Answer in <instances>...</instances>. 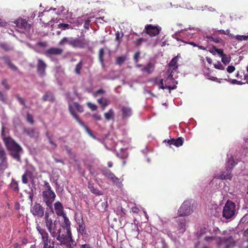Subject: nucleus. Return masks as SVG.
I'll return each mask as SVG.
<instances>
[{"label": "nucleus", "mask_w": 248, "mask_h": 248, "mask_svg": "<svg viewBox=\"0 0 248 248\" xmlns=\"http://www.w3.org/2000/svg\"><path fill=\"white\" fill-rule=\"evenodd\" d=\"M220 231L217 227L212 228L207 225L201 227L196 233L199 239H203L206 243H216L218 246L224 245L226 248H231L234 245V241L232 236L227 238L217 236Z\"/></svg>", "instance_id": "f257e3e1"}, {"label": "nucleus", "mask_w": 248, "mask_h": 248, "mask_svg": "<svg viewBox=\"0 0 248 248\" xmlns=\"http://www.w3.org/2000/svg\"><path fill=\"white\" fill-rule=\"evenodd\" d=\"M46 227L52 237L56 238L60 242L63 248H73L68 241L65 233L62 231L61 224L57 220H53L49 217L48 213L45 216Z\"/></svg>", "instance_id": "f03ea898"}, {"label": "nucleus", "mask_w": 248, "mask_h": 248, "mask_svg": "<svg viewBox=\"0 0 248 248\" xmlns=\"http://www.w3.org/2000/svg\"><path fill=\"white\" fill-rule=\"evenodd\" d=\"M194 212V208L191 203V201L186 200L185 201L180 208L178 213L179 217L177 218L178 223V234L184 233L186 231V220L183 217L188 216Z\"/></svg>", "instance_id": "7ed1b4c3"}, {"label": "nucleus", "mask_w": 248, "mask_h": 248, "mask_svg": "<svg viewBox=\"0 0 248 248\" xmlns=\"http://www.w3.org/2000/svg\"><path fill=\"white\" fill-rule=\"evenodd\" d=\"M3 139L6 146L10 152L11 155L14 159L20 161V153L22 151L21 147L10 137H3Z\"/></svg>", "instance_id": "20e7f679"}, {"label": "nucleus", "mask_w": 248, "mask_h": 248, "mask_svg": "<svg viewBox=\"0 0 248 248\" xmlns=\"http://www.w3.org/2000/svg\"><path fill=\"white\" fill-rule=\"evenodd\" d=\"M3 139L6 146L10 152L11 155L14 159L20 161V153L22 151L21 147L10 137H3Z\"/></svg>", "instance_id": "39448f33"}, {"label": "nucleus", "mask_w": 248, "mask_h": 248, "mask_svg": "<svg viewBox=\"0 0 248 248\" xmlns=\"http://www.w3.org/2000/svg\"><path fill=\"white\" fill-rule=\"evenodd\" d=\"M56 198V194L51 189L49 184L44 181V189L42 191V199L51 210H53L52 203Z\"/></svg>", "instance_id": "423d86ee"}, {"label": "nucleus", "mask_w": 248, "mask_h": 248, "mask_svg": "<svg viewBox=\"0 0 248 248\" xmlns=\"http://www.w3.org/2000/svg\"><path fill=\"white\" fill-rule=\"evenodd\" d=\"M236 212L235 203L228 201L223 207L222 216L226 219H232L236 216Z\"/></svg>", "instance_id": "0eeeda50"}, {"label": "nucleus", "mask_w": 248, "mask_h": 248, "mask_svg": "<svg viewBox=\"0 0 248 248\" xmlns=\"http://www.w3.org/2000/svg\"><path fill=\"white\" fill-rule=\"evenodd\" d=\"M62 217H63V221L62 224H61L62 229L66 230V232H64L65 233L66 238H67L71 246L73 248L74 247L76 246V243L72 238V234L71 232V222L67 217L66 215H63V216Z\"/></svg>", "instance_id": "6e6552de"}, {"label": "nucleus", "mask_w": 248, "mask_h": 248, "mask_svg": "<svg viewBox=\"0 0 248 248\" xmlns=\"http://www.w3.org/2000/svg\"><path fill=\"white\" fill-rule=\"evenodd\" d=\"M66 44L70 45L74 47L83 48L86 46V43L85 41L83 39L72 37H64L59 42V45L63 46Z\"/></svg>", "instance_id": "1a4fd4ad"}, {"label": "nucleus", "mask_w": 248, "mask_h": 248, "mask_svg": "<svg viewBox=\"0 0 248 248\" xmlns=\"http://www.w3.org/2000/svg\"><path fill=\"white\" fill-rule=\"evenodd\" d=\"M235 164L233 159L231 157L227 162L226 170L216 174L214 177L220 179L231 180L232 178L231 170Z\"/></svg>", "instance_id": "9d476101"}, {"label": "nucleus", "mask_w": 248, "mask_h": 248, "mask_svg": "<svg viewBox=\"0 0 248 248\" xmlns=\"http://www.w3.org/2000/svg\"><path fill=\"white\" fill-rule=\"evenodd\" d=\"M166 75L168 76V74L167 73ZM155 84L159 85V89H169V93H170L171 90L175 89L177 87L176 84H177V82L175 81L173 78V79H169L168 80V76L167 77L166 79L165 80V85H164L163 83V79H160L159 80V83L157 81V79H155Z\"/></svg>", "instance_id": "9b49d317"}, {"label": "nucleus", "mask_w": 248, "mask_h": 248, "mask_svg": "<svg viewBox=\"0 0 248 248\" xmlns=\"http://www.w3.org/2000/svg\"><path fill=\"white\" fill-rule=\"evenodd\" d=\"M180 57L179 55L174 57L169 63V67L167 71L168 80L173 79V73L176 72L178 69V64L177 63L178 59Z\"/></svg>", "instance_id": "f8f14e48"}, {"label": "nucleus", "mask_w": 248, "mask_h": 248, "mask_svg": "<svg viewBox=\"0 0 248 248\" xmlns=\"http://www.w3.org/2000/svg\"><path fill=\"white\" fill-rule=\"evenodd\" d=\"M15 23L17 31L20 32H28L31 29L30 25L25 19H19L15 22Z\"/></svg>", "instance_id": "ddd939ff"}, {"label": "nucleus", "mask_w": 248, "mask_h": 248, "mask_svg": "<svg viewBox=\"0 0 248 248\" xmlns=\"http://www.w3.org/2000/svg\"><path fill=\"white\" fill-rule=\"evenodd\" d=\"M68 105L69 110L71 115L77 121H78V120H80L78 116L75 113V111L77 110L80 112H82L83 111V108L81 106H80L78 103L76 102L70 103L69 101Z\"/></svg>", "instance_id": "4468645a"}, {"label": "nucleus", "mask_w": 248, "mask_h": 248, "mask_svg": "<svg viewBox=\"0 0 248 248\" xmlns=\"http://www.w3.org/2000/svg\"><path fill=\"white\" fill-rule=\"evenodd\" d=\"M31 212L34 216L42 217L44 215V208L39 203H35L31 208Z\"/></svg>", "instance_id": "2eb2a0df"}, {"label": "nucleus", "mask_w": 248, "mask_h": 248, "mask_svg": "<svg viewBox=\"0 0 248 248\" xmlns=\"http://www.w3.org/2000/svg\"><path fill=\"white\" fill-rule=\"evenodd\" d=\"M145 29L147 34L151 36H155L159 34L161 28L159 26H153L150 24L146 26Z\"/></svg>", "instance_id": "dca6fc26"}, {"label": "nucleus", "mask_w": 248, "mask_h": 248, "mask_svg": "<svg viewBox=\"0 0 248 248\" xmlns=\"http://www.w3.org/2000/svg\"><path fill=\"white\" fill-rule=\"evenodd\" d=\"M46 67V63L42 60L38 59L37 60V70L38 74L40 76L42 77L45 75V70Z\"/></svg>", "instance_id": "f3484780"}, {"label": "nucleus", "mask_w": 248, "mask_h": 248, "mask_svg": "<svg viewBox=\"0 0 248 248\" xmlns=\"http://www.w3.org/2000/svg\"><path fill=\"white\" fill-rule=\"evenodd\" d=\"M36 229L41 236L42 243L47 242L50 240L48 234L45 230L41 228L39 225L36 226Z\"/></svg>", "instance_id": "a211bd4d"}, {"label": "nucleus", "mask_w": 248, "mask_h": 248, "mask_svg": "<svg viewBox=\"0 0 248 248\" xmlns=\"http://www.w3.org/2000/svg\"><path fill=\"white\" fill-rule=\"evenodd\" d=\"M63 50L62 49L57 47H51L47 49L45 51V54L46 56L49 57L51 55H60L61 54Z\"/></svg>", "instance_id": "6ab92c4d"}, {"label": "nucleus", "mask_w": 248, "mask_h": 248, "mask_svg": "<svg viewBox=\"0 0 248 248\" xmlns=\"http://www.w3.org/2000/svg\"><path fill=\"white\" fill-rule=\"evenodd\" d=\"M167 141V143L170 145H174L176 147H179L182 146L184 143V140L182 138L179 137L176 139H171L169 140H165L164 142Z\"/></svg>", "instance_id": "aec40b11"}, {"label": "nucleus", "mask_w": 248, "mask_h": 248, "mask_svg": "<svg viewBox=\"0 0 248 248\" xmlns=\"http://www.w3.org/2000/svg\"><path fill=\"white\" fill-rule=\"evenodd\" d=\"M122 117L123 119H126L130 117L133 113L131 108L128 106H122L121 108Z\"/></svg>", "instance_id": "412c9836"}, {"label": "nucleus", "mask_w": 248, "mask_h": 248, "mask_svg": "<svg viewBox=\"0 0 248 248\" xmlns=\"http://www.w3.org/2000/svg\"><path fill=\"white\" fill-rule=\"evenodd\" d=\"M54 209L56 214L58 216H63V215H66L63 211V207L62 204L60 202H57L54 204Z\"/></svg>", "instance_id": "4be33fe9"}, {"label": "nucleus", "mask_w": 248, "mask_h": 248, "mask_svg": "<svg viewBox=\"0 0 248 248\" xmlns=\"http://www.w3.org/2000/svg\"><path fill=\"white\" fill-rule=\"evenodd\" d=\"M77 231L83 237H88V234L86 230V226L85 223L81 224V225H78V228H77Z\"/></svg>", "instance_id": "5701e85b"}, {"label": "nucleus", "mask_w": 248, "mask_h": 248, "mask_svg": "<svg viewBox=\"0 0 248 248\" xmlns=\"http://www.w3.org/2000/svg\"><path fill=\"white\" fill-rule=\"evenodd\" d=\"M154 64L152 62H149L144 66V67L142 69V71L148 74H150L154 71Z\"/></svg>", "instance_id": "b1692460"}, {"label": "nucleus", "mask_w": 248, "mask_h": 248, "mask_svg": "<svg viewBox=\"0 0 248 248\" xmlns=\"http://www.w3.org/2000/svg\"><path fill=\"white\" fill-rule=\"evenodd\" d=\"M97 102L101 105V108L103 110H104L110 103V101L108 99L103 97L98 99Z\"/></svg>", "instance_id": "393cba45"}, {"label": "nucleus", "mask_w": 248, "mask_h": 248, "mask_svg": "<svg viewBox=\"0 0 248 248\" xmlns=\"http://www.w3.org/2000/svg\"><path fill=\"white\" fill-rule=\"evenodd\" d=\"M104 116L105 119L108 121L110 119H113L114 117V112L112 108L109 109V110L104 113Z\"/></svg>", "instance_id": "a878e982"}, {"label": "nucleus", "mask_w": 248, "mask_h": 248, "mask_svg": "<svg viewBox=\"0 0 248 248\" xmlns=\"http://www.w3.org/2000/svg\"><path fill=\"white\" fill-rule=\"evenodd\" d=\"M26 133L30 137L35 139L37 138L39 135L38 131L33 129L27 130Z\"/></svg>", "instance_id": "bb28decb"}, {"label": "nucleus", "mask_w": 248, "mask_h": 248, "mask_svg": "<svg viewBox=\"0 0 248 248\" xmlns=\"http://www.w3.org/2000/svg\"><path fill=\"white\" fill-rule=\"evenodd\" d=\"M109 180H111L112 182L118 187H121L122 186V183L118 178L116 177L114 174L113 176H111Z\"/></svg>", "instance_id": "cd10ccee"}, {"label": "nucleus", "mask_w": 248, "mask_h": 248, "mask_svg": "<svg viewBox=\"0 0 248 248\" xmlns=\"http://www.w3.org/2000/svg\"><path fill=\"white\" fill-rule=\"evenodd\" d=\"M88 188L93 193L95 194L98 195H102V192L98 189L95 188L93 186V184L91 183L90 182L89 183Z\"/></svg>", "instance_id": "c85d7f7f"}, {"label": "nucleus", "mask_w": 248, "mask_h": 248, "mask_svg": "<svg viewBox=\"0 0 248 248\" xmlns=\"http://www.w3.org/2000/svg\"><path fill=\"white\" fill-rule=\"evenodd\" d=\"M75 221L77 224L78 225H81L84 223V221L82 218V216L80 213H77L75 215Z\"/></svg>", "instance_id": "c756f323"}, {"label": "nucleus", "mask_w": 248, "mask_h": 248, "mask_svg": "<svg viewBox=\"0 0 248 248\" xmlns=\"http://www.w3.org/2000/svg\"><path fill=\"white\" fill-rule=\"evenodd\" d=\"M2 59L6 63L9 65V67L12 70H16L17 69L16 67L11 62L10 59L8 57H2Z\"/></svg>", "instance_id": "7c9ffc66"}, {"label": "nucleus", "mask_w": 248, "mask_h": 248, "mask_svg": "<svg viewBox=\"0 0 248 248\" xmlns=\"http://www.w3.org/2000/svg\"><path fill=\"white\" fill-rule=\"evenodd\" d=\"M117 155L120 158H125L127 156L128 154L126 149L125 148H121L120 152L117 153Z\"/></svg>", "instance_id": "2f4dec72"}, {"label": "nucleus", "mask_w": 248, "mask_h": 248, "mask_svg": "<svg viewBox=\"0 0 248 248\" xmlns=\"http://www.w3.org/2000/svg\"><path fill=\"white\" fill-rule=\"evenodd\" d=\"M192 31H199L198 29H190L189 28V30H186L185 31V34L188 37H192L193 35L194 34V32H192Z\"/></svg>", "instance_id": "473e14b6"}, {"label": "nucleus", "mask_w": 248, "mask_h": 248, "mask_svg": "<svg viewBox=\"0 0 248 248\" xmlns=\"http://www.w3.org/2000/svg\"><path fill=\"white\" fill-rule=\"evenodd\" d=\"M221 61L225 65H227L231 61V57L230 56H227L226 55L224 54L221 57Z\"/></svg>", "instance_id": "72a5a7b5"}, {"label": "nucleus", "mask_w": 248, "mask_h": 248, "mask_svg": "<svg viewBox=\"0 0 248 248\" xmlns=\"http://www.w3.org/2000/svg\"><path fill=\"white\" fill-rule=\"evenodd\" d=\"M43 100L45 101H52L53 100V96L51 93H46L43 96Z\"/></svg>", "instance_id": "f704fd0d"}, {"label": "nucleus", "mask_w": 248, "mask_h": 248, "mask_svg": "<svg viewBox=\"0 0 248 248\" xmlns=\"http://www.w3.org/2000/svg\"><path fill=\"white\" fill-rule=\"evenodd\" d=\"M126 59V57L125 56H122L119 57L116 59V63L118 65H121L123 63Z\"/></svg>", "instance_id": "c9c22d12"}, {"label": "nucleus", "mask_w": 248, "mask_h": 248, "mask_svg": "<svg viewBox=\"0 0 248 248\" xmlns=\"http://www.w3.org/2000/svg\"><path fill=\"white\" fill-rule=\"evenodd\" d=\"M214 50L215 52H216L218 54L219 57L221 58L225 54H224L223 51L222 49H218L215 47H214L212 51H211V52L213 54H214Z\"/></svg>", "instance_id": "e433bc0d"}, {"label": "nucleus", "mask_w": 248, "mask_h": 248, "mask_svg": "<svg viewBox=\"0 0 248 248\" xmlns=\"http://www.w3.org/2000/svg\"><path fill=\"white\" fill-rule=\"evenodd\" d=\"M7 167V163L6 159L0 160V170L3 171Z\"/></svg>", "instance_id": "4c0bfd02"}, {"label": "nucleus", "mask_w": 248, "mask_h": 248, "mask_svg": "<svg viewBox=\"0 0 248 248\" xmlns=\"http://www.w3.org/2000/svg\"><path fill=\"white\" fill-rule=\"evenodd\" d=\"M104 54V51L103 48H101L99 50V59L100 62H101L102 65H104L103 56Z\"/></svg>", "instance_id": "58836bf2"}, {"label": "nucleus", "mask_w": 248, "mask_h": 248, "mask_svg": "<svg viewBox=\"0 0 248 248\" xmlns=\"http://www.w3.org/2000/svg\"><path fill=\"white\" fill-rule=\"evenodd\" d=\"M43 245V248H56L54 247V243L51 245L50 240L48 241L47 242L42 243Z\"/></svg>", "instance_id": "ea45409f"}, {"label": "nucleus", "mask_w": 248, "mask_h": 248, "mask_svg": "<svg viewBox=\"0 0 248 248\" xmlns=\"http://www.w3.org/2000/svg\"><path fill=\"white\" fill-rule=\"evenodd\" d=\"M221 34H223L228 35L229 37H233L234 35L230 32V31L229 30H227L226 31L223 30H220L218 31Z\"/></svg>", "instance_id": "a19ab883"}, {"label": "nucleus", "mask_w": 248, "mask_h": 248, "mask_svg": "<svg viewBox=\"0 0 248 248\" xmlns=\"http://www.w3.org/2000/svg\"><path fill=\"white\" fill-rule=\"evenodd\" d=\"M214 66L216 69L219 70H224L225 67L221 64L220 62L214 63Z\"/></svg>", "instance_id": "79ce46f5"}, {"label": "nucleus", "mask_w": 248, "mask_h": 248, "mask_svg": "<svg viewBox=\"0 0 248 248\" xmlns=\"http://www.w3.org/2000/svg\"><path fill=\"white\" fill-rule=\"evenodd\" d=\"M77 122L85 129L88 134L91 132L88 127L82 121H81L80 120H78Z\"/></svg>", "instance_id": "37998d69"}, {"label": "nucleus", "mask_w": 248, "mask_h": 248, "mask_svg": "<svg viewBox=\"0 0 248 248\" xmlns=\"http://www.w3.org/2000/svg\"><path fill=\"white\" fill-rule=\"evenodd\" d=\"M103 175L108 179L111 176H113L114 174L111 172L109 170H107L103 172Z\"/></svg>", "instance_id": "c03bdc74"}, {"label": "nucleus", "mask_w": 248, "mask_h": 248, "mask_svg": "<svg viewBox=\"0 0 248 248\" xmlns=\"http://www.w3.org/2000/svg\"><path fill=\"white\" fill-rule=\"evenodd\" d=\"M1 47L5 51H9L12 49V47L7 44H1Z\"/></svg>", "instance_id": "a18cd8bd"}, {"label": "nucleus", "mask_w": 248, "mask_h": 248, "mask_svg": "<svg viewBox=\"0 0 248 248\" xmlns=\"http://www.w3.org/2000/svg\"><path fill=\"white\" fill-rule=\"evenodd\" d=\"M87 105V106L92 110H93V111L96 110V109L97 108V106L95 104H93V103H91V102H88Z\"/></svg>", "instance_id": "49530a36"}, {"label": "nucleus", "mask_w": 248, "mask_h": 248, "mask_svg": "<svg viewBox=\"0 0 248 248\" xmlns=\"http://www.w3.org/2000/svg\"><path fill=\"white\" fill-rule=\"evenodd\" d=\"M206 77H207V79H208L209 80H211L212 81H216V82H219V83L221 82V81H220V79H218L216 77H213V76H210L209 75H207Z\"/></svg>", "instance_id": "de8ad7c7"}, {"label": "nucleus", "mask_w": 248, "mask_h": 248, "mask_svg": "<svg viewBox=\"0 0 248 248\" xmlns=\"http://www.w3.org/2000/svg\"><path fill=\"white\" fill-rule=\"evenodd\" d=\"M6 159V155L2 148H0V160Z\"/></svg>", "instance_id": "09e8293b"}, {"label": "nucleus", "mask_w": 248, "mask_h": 248, "mask_svg": "<svg viewBox=\"0 0 248 248\" xmlns=\"http://www.w3.org/2000/svg\"><path fill=\"white\" fill-rule=\"evenodd\" d=\"M81 67H82V63H81V62H78L77 65H76V72L77 74H80V69H81Z\"/></svg>", "instance_id": "8fccbe9b"}, {"label": "nucleus", "mask_w": 248, "mask_h": 248, "mask_svg": "<svg viewBox=\"0 0 248 248\" xmlns=\"http://www.w3.org/2000/svg\"><path fill=\"white\" fill-rule=\"evenodd\" d=\"M28 172H26L22 176V181L24 184L28 183Z\"/></svg>", "instance_id": "3c124183"}, {"label": "nucleus", "mask_w": 248, "mask_h": 248, "mask_svg": "<svg viewBox=\"0 0 248 248\" xmlns=\"http://www.w3.org/2000/svg\"><path fill=\"white\" fill-rule=\"evenodd\" d=\"M27 120L30 124H33V117L29 113H28L27 115Z\"/></svg>", "instance_id": "603ef678"}, {"label": "nucleus", "mask_w": 248, "mask_h": 248, "mask_svg": "<svg viewBox=\"0 0 248 248\" xmlns=\"http://www.w3.org/2000/svg\"><path fill=\"white\" fill-rule=\"evenodd\" d=\"M69 24H65V23H60L58 25L59 28H62L63 30L68 29L69 28Z\"/></svg>", "instance_id": "864d4df0"}, {"label": "nucleus", "mask_w": 248, "mask_h": 248, "mask_svg": "<svg viewBox=\"0 0 248 248\" xmlns=\"http://www.w3.org/2000/svg\"><path fill=\"white\" fill-rule=\"evenodd\" d=\"M229 82H230L232 84H239V85H242L243 84V83L241 81H238L236 79H230L228 80Z\"/></svg>", "instance_id": "5fc2aeb1"}, {"label": "nucleus", "mask_w": 248, "mask_h": 248, "mask_svg": "<svg viewBox=\"0 0 248 248\" xmlns=\"http://www.w3.org/2000/svg\"><path fill=\"white\" fill-rule=\"evenodd\" d=\"M11 186L15 190H18V184L16 182L13 181L11 183Z\"/></svg>", "instance_id": "6e6d98bb"}, {"label": "nucleus", "mask_w": 248, "mask_h": 248, "mask_svg": "<svg viewBox=\"0 0 248 248\" xmlns=\"http://www.w3.org/2000/svg\"><path fill=\"white\" fill-rule=\"evenodd\" d=\"M235 69V67L232 65L228 66L227 68V71L229 73H232L233 71H234Z\"/></svg>", "instance_id": "4d7b16f0"}, {"label": "nucleus", "mask_w": 248, "mask_h": 248, "mask_svg": "<svg viewBox=\"0 0 248 248\" xmlns=\"http://www.w3.org/2000/svg\"><path fill=\"white\" fill-rule=\"evenodd\" d=\"M92 117L96 120L99 121L101 119L100 115L98 113H94L92 115Z\"/></svg>", "instance_id": "13d9d810"}, {"label": "nucleus", "mask_w": 248, "mask_h": 248, "mask_svg": "<svg viewBox=\"0 0 248 248\" xmlns=\"http://www.w3.org/2000/svg\"><path fill=\"white\" fill-rule=\"evenodd\" d=\"M105 92L102 89H99L96 92H94L93 93V95L94 96H96L98 94H103Z\"/></svg>", "instance_id": "bf43d9fd"}, {"label": "nucleus", "mask_w": 248, "mask_h": 248, "mask_svg": "<svg viewBox=\"0 0 248 248\" xmlns=\"http://www.w3.org/2000/svg\"><path fill=\"white\" fill-rule=\"evenodd\" d=\"M2 84L4 86L5 88L8 90L10 89V86L8 85L7 81L5 79L2 81Z\"/></svg>", "instance_id": "052dcab7"}, {"label": "nucleus", "mask_w": 248, "mask_h": 248, "mask_svg": "<svg viewBox=\"0 0 248 248\" xmlns=\"http://www.w3.org/2000/svg\"><path fill=\"white\" fill-rule=\"evenodd\" d=\"M140 52H137L134 54V59L135 60V62H137L138 61V58H139V57L140 56Z\"/></svg>", "instance_id": "680f3d73"}, {"label": "nucleus", "mask_w": 248, "mask_h": 248, "mask_svg": "<svg viewBox=\"0 0 248 248\" xmlns=\"http://www.w3.org/2000/svg\"><path fill=\"white\" fill-rule=\"evenodd\" d=\"M17 99H18L19 103L23 105H25V101L24 99L21 97H20L19 95L16 96Z\"/></svg>", "instance_id": "e2e57ef3"}, {"label": "nucleus", "mask_w": 248, "mask_h": 248, "mask_svg": "<svg viewBox=\"0 0 248 248\" xmlns=\"http://www.w3.org/2000/svg\"><path fill=\"white\" fill-rule=\"evenodd\" d=\"M6 100V96L0 92V100L2 101H5Z\"/></svg>", "instance_id": "0e129e2a"}, {"label": "nucleus", "mask_w": 248, "mask_h": 248, "mask_svg": "<svg viewBox=\"0 0 248 248\" xmlns=\"http://www.w3.org/2000/svg\"><path fill=\"white\" fill-rule=\"evenodd\" d=\"M46 136L47 137V138H48V140H49V142L50 144H51L52 145H53L54 147H56V145L55 144V143L53 142V141L51 140V138H50V137L49 136V134H48V132H46Z\"/></svg>", "instance_id": "69168bd1"}, {"label": "nucleus", "mask_w": 248, "mask_h": 248, "mask_svg": "<svg viewBox=\"0 0 248 248\" xmlns=\"http://www.w3.org/2000/svg\"><path fill=\"white\" fill-rule=\"evenodd\" d=\"M211 39H212V41H213L214 42H215L216 43H220L222 41L221 39H218V38H217L212 37Z\"/></svg>", "instance_id": "338daca9"}, {"label": "nucleus", "mask_w": 248, "mask_h": 248, "mask_svg": "<svg viewBox=\"0 0 248 248\" xmlns=\"http://www.w3.org/2000/svg\"><path fill=\"white\" fill-rule=\"evenodd\" d=\"M196 248H208L206 246H203L202 247H201V245L200 243L197 244L195 246Z\"/></svg>", "instance_id": "774afa93"}]
</instances>
